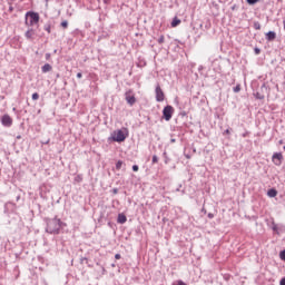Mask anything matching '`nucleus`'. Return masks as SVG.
<instances>
[{
    "label": "nucleus",
    "mask_w": 285,
    "mask_h": 285,
    "mask_svg": "<svg viewBox=\"0 0 285 285\" xmlns=\"http://www.w3.org/2000/svg\"><path fill=\"white\" fill-rule=\"evenodd\" d=\"M62 224L63 223H61V219L59 218L49 219L47 222L46 230L50 233V235H59V230H61Z\"/></svg>",
    "instance_id": "f257e3e1"
},
{
    "label": "nucleus",
    "mask_w": 285,
    "mask_h": 285,
    "mask_svg": "<svg viewBox=\"0 0 285 285\" xmlns=\"http://www.w3.org/2000/svg\"><path fill=\"white\" fill-rule=\"evenodd\" d=\"M128 137V129L127 128H122V129H117L111 134V137L109 139H111L112 141H126V138Z\"/></svg>",
    "instance_id": "f03ea898"
},
{
    "label": "nucleus",
    "mask_w": 285,
    "mask_h": 285,
    "mask_svg": "<svg viewBox=\"0 0 285 285\" xmlns=\"http://www.w3.org/2000/svg\"><path fill=\"white\" fill-rule=\"evenodd\" d=\"M24 23L28 28H32V26H37L39 23V13H35L32 11L27 12Z\"/></svg>",
    "instance_id": "7ed1b4c3"
},
{
    "label": "nucleus",
    "mask_w": 285,
    "mask_h": 285,
    "mask_svg": "<svg viewBox=\"0 0 285 285\" xmlns=\"http://www.w3.org/2000/svg\"><path fill=\"white\" fill-rule=\"evenodd\" d=\"M175 112V108L173 106L168 105L163 110V116L166 121H170L173 119V114Z\"/></svg>",
    "instance_id": "20e7f679"
},
{
    "label": "nucleus",
    "mask_w": 285,
    "mask_h": 285,
    "mask_svg": "<svg viewBox=\"0 0 285 285\" xmlns=\"http://www.w3.org/2000/svg\"><path fill=\"white\" fill-rule=\"evenodd\" d=\"M282 159H284V156L282 155V153H275L272 156V161L273 164H275V166H282Z\"/></svg>",
    "instance_id": "39448f33"
},
{
    "label": "nucleus",
    "mask_w": 285,
    "mask_h": 285,
    "mask_svg": "<svg viewBox=\"0 0 285 285\" xmlns=\"http://www.w3.org/2000/svg\"><path fill=\"white\" fill-rule=\"evenodd\" d=\"M2 126H6L7 128H10L12 126V118L8 115L2 116L1 118Z\"/></svg>",
    "instance_id": "423d86ee"
},
{
    "label": "nucleus",
    "mask_w": 285,
    "mask_h": 285,
    "mask_svg": "<svg viewBox=\"0 0 285 285\" xmlns=\"http://www.w3.org/2000/svg\"><path fill=\"white\" fill-rule=\"evenodd\" d=\"M164 98H165L164 90H161V87L157 86L156 87V101L161 102V101H164Z\"/></svg>",
    "instance_id": "0eeeda50"
},
{
    "label": "nucleus",
    "mask_w": 285,
    "mask_h": 285,
    "mask_svg": "<svg viewBox=\"0 0 285 285\" xmlns=\"http://www.w3.org/2000/svg\"><path fill=\"white\" fill-rule=\"evenodd\" d=\"M126 101L129 104V106H134L135 101L137 100L135 99V96L128 91L126 92Z\"/></svg>",
    "instance_id": "6e6552de"
},
{
    "label": "nucleus",
    "mask_w": 285,
    "mask_h": 285,
    "mask_svg": "<svg viewBox=\"0 0 285 285\" xmlns=\"http://www.w3.org/2000/svg\"><path fill=\"white\" fill-rule=\"evenodd\" d=\"M277 37V35L274 31H268L266 33L267 41H274V39Z\"/></svg>",
    "instance_id": "1a4fd4ad"
},
{
    "label": "nucleus",
    "mask_w": 285,
    "mask_h": 285,
    "mask_svg": "<svg viewBox=\"0 0 285 285\" xmlns=\"http://www.w3.org/2000/svg\"><path fill=\"white\" fill-rule=\"evenodd\" d=\"M26 39H35V31L33 29H29L26 33H24Z\"/></svg>",
    "instance_id": "9d476101"
},
{
    "label": "nucleus",
    "mask_w": 285,
    "mask_h": 285,
    "mask_svg": "<svg viewBox=\"0 0 285 285\" xmlns=\"http://www.w3.org/2000/svg\"><path fill=\"white\" fill-rule=\"evenodd\" d=\"M128 219L126 218V215L119 214L118 215V224H126Z\"/></svg>",
    "instance_id": "9b49d317"
},
{
    "label": "nucleus",
    "mask_w": 285,
    "mask_h": 285,
    "mask_svg": "<svg viewBox=\"0 0 285 285\" xmlns=\"http://www.w3.org/2000/svg\"><path fill=\"white\" fill-rule=\"evenodd\" d=\"M179 23H181V20H179V18H174L171 21V28H177Z\"/></svg>",
    "instance_id": "f8f14e48"
},
{
    "label": "nucleus",
    "mask_w": 285,
    "mask_h": 285,
    "mask_svg": "<svg viewBox=\"0 0 285 285\" xmlns=\"http://www.w3.org/2000/svg\"><path fill=\"white\" fill-rule=\"evenodd\" d=\"M41 70L42 72H50V70H52V66H50V63H46L42 66Z\"/></svg>",
    "instance_id": "ddd939ff"
},
{
    "label": "nucleus",
    "mask_w": 285,
    "mask_h": 285,
    "mask_svg": "<svg viewBox=\"0 0 285 285\" xmlns=\"http://www.w3.org/2000/svg\"><path fill=\"white\" fill-rule=\"evenodd\" d=\"M267 195H268V197H277V190H275V189H269V190L267 191Z\"/></svg>",
    "instance_id": "4468645a"
},
{
    "label": "nucleus",
    "mask_w": 285,
    "mask_h": 285,
    "mask_svg": "<svg viewBox=\"0 0 285 285\" xmlns=\"http://www.w3.org/2000/svg\"><path fill=\"white\" fill-rule=\"evenodd\" d=\"M272 228H273L274 233H277V235H279L282 233V228L277 225H273Z\"/></svg>",
    "instance_id": "2eb2a0df"
},
{
    "label": "nucleus",
    "mask_w": 285,
    "mask_h": 285,
    "mask_svg": "<svg viewBox=\"0 0 285 285\" xmlns=\"http://www.w3.org/2000/svg\"><path fill=\"white\" fill-rule=\"evenodd\" d=\"M124 166V161L119 160L117 164H116V168L117 170H121V167Z\"/></svg>",
    "instance_id": "dca6fc26"
},
{
    "label": "nucleus",
    "mask_w": 285,
    "mask_h": 285,
    "mask_svg": "<svg viewBox=\"0 0 285 285\" xmlns=\"http://www.w3.org/2000/svg\"><path fill=\"white\" fill-rule=\"evenodd\" d=\"M257 1H259V0H247V3L249 6H255V3H257Z\"/></svg>",
    "instance_id": "f3484780"
},
{
    "label": "nucleus",
    "mask_w": 285,
    "mask_h": 285,
    "mask_svg": "<svg viewBox=\"0 0 285 285\" xmlns=\"http://www.w3.org/2000/svg\"><path fill=\"white\" fill-rule=\"evenodd\" d=\"M279 257H281V259H283V262H285V250H282L279 253Z\"/></svg>",
    "instance_id": "a211bd4d"
},
{
    "label": "nucleus",
    "mask_w": 285,
    "mask_h": 285,
    "mask_svg": "<svg viewBox=\"0 0 285 285\" xmlns=\"http://www.w3.org/2000/svg\"><path fill=\"white\" fill-rule=\"evenodd\" d=\"M32 99L33 101H37V99H39V94L37 92L32 94Z\"/></svg>",
    "instance_id": "6ab92c4d"
},
{
    "label": "nucleus",
    "mask_w": 285,
    "mask_h": 285,
    "mask_svg": "<svg viewBox=\"0 0 285 285\" xmlns=\"http://www.w3.org/2000/svg\"><path fill=\"white\" fill-rule=\"evenodd\" d=\"M173 285H186V283L184 281H176Z\"/></svg>",
    "instance_id": "aec40b11"
},
{
    "label": "nucleus",
    "mask_w": 285,
    "mask_h": 285,
    "mask_svg": "<svg viewBox=\"0 0 285 285\" xmlns=\"http://www.w3.org/2000/svg\"><path fill=\"white\" fill-rule=\"evenodd\" d=\"M239 90H242V87L239 85H237L235 88H234V92H239Z\"/></svg>",
    "instance_id": "412c9836"
},
{
    "label": "nucleus",
    "mask_w": 285,
    "mask_h": 285,
    "mask_svg": "<svg viewBox=\"0 0 285 285\" xmlns=\"http://www.w3.org/2000/svg\"><path fill=\"white\" fill-rule=\"evenodd\" d=\"M159 161V158L157 156H153V164H157Z\"/></svg>",
    "instance_id": "4be33fe9"
},
{
    "label": "nucleus",
    "mask_w": 285,
    "mask_h": 285,
    "mask_svg": "<svg viewBox=\"0 0 285 285\" xmlns=\"http://www.w3.org/2000/svg\"><path fill=\"white\" fill-rule=\"evenodd\" d=\"M61 26H62L63 28H68V21H67V20L62 21V22H61Z\"/></svg>",
    "instance_id": "5701e85b"
},
{
    "label": "nucleus",
    "mask_w": 285,
    "mask_h": 285,
    "mask_svg": "<svg viewBox=\"0 0 285 285\" xmlns=\"http://www.w3.org/2000/svg\"><path fill=\"white\" fill-rule=\"evenodd\" d=\"M164 41H165L164 36H160L159 39H158V43H164Z\"/></svg>",
    "instance_id": "b1692460"
},
{
    "label": "nucleus",
    "mask_w": 285,
    "mask_h": 285,
    "mask_svg": "<svg viewBox=\"0 0 285 285\" xmlns=\"http://www.w3.org/2000/svg\"><path fill=\"white\" fill-rule=\"evenodd\" d=\"M132 170H134V173H137V170H139V166L134 165V166H132Z\"/></svg>",
    "instance_id": "393cba45"
},
{
    "label": "nucleus",
    "mask_w": 285,
    "mask_h": 285,
    "mask_svg": "<svg viewBox=\"0 0 285 285\" xmlns=\"http://www.w3.org/2000/svg\"><path fill=\"white\" fill-rule=\"evenodd\" d=\"M115 259H121V255L120 254H116L115 255Z\"/></svg>",
    "instance_id": "a878e982"
},
{
    "label": "nucleus",
    "mask_w": 285,
    "mask_h": 285,
    "mask_svg": "<svg viewBox=\"0 0 285 285\" xmlns=\"http://www.w3.org/2000/svg\"><path fill=\"white\" fill-rule=\"evenodd\" d=\"M279 285H285V277L281 279Z\"/></svg>",
    "instance_id": "bb28decb"
},
{
    "label": "nucleus",
    "mask_w": 285,
    "mask_h": 285,
    "mask_svg": "<svg viewBox=\"0 0 285 285\" xmlns=\"http://www.w3.org/2000/svg\"><path fill=\"white\" fill-rule=\"evenodd\" d=\"M81 77H82L81 72H78V73H77V78H78V79H81Z\"/></svg>",
    "instance_id": "cd10ccee"
},
{
    "label": "nucleus",
    "mask_w": 285,
    "mask_h": 285,
    "mask_svg": "<svg viewBox=\"0 0 285 285\" xmlns=\"http://www.w3.org/2000/svg\"><path fill=\"white\" fill-rule=\"evenodd\" d=\"M255 53L259 55V49L258 48L255 49Z\"/></svg>",
    "instance_id": "c85d7f7f"
},
{
    "label": "nucleus",
    "mask_w": 285,
    "mask_h": 285,
    "mask_svg": "<svg viewBox=\"0 0 285 285\" xmlns=\"http://www.w3.org/2000/svg\"><path fill=\"white\" fill-rule=\"evenodd\" d=\"M46 59H50V53H46Z\"/></svg>",
    "instance_id": "c756f323"
},
{
    "label": "nucleus",
    "mask_w": 285,
    "mask_h": 285,
    "mask_svg": "<svg viewBox=\"0 0 285 285\" xmlns=\"http://www.w3.org/2000/svg\"><path fill=\"white\" fill-rule=\"evenodd\" d=\"M175 141H176L175 138H171V139H170V142H171V144H175Z\"/></svg>",
    "instance_id": "7c9ffc66"
},
{
    "label": "nucleus",
    "mask_w": 285,
    "mask_h": 285,
    "mask_svg": "<svg viewBox=\"0 0 285 285\" xmlns=\"http://www.w3.org/2000/svg\"><path fill=\"white\" fill-rule=\"evenodd\" d=\"M208 217H209V219H213L214 216H213V214H208Z\"/></svg>",
    "instance_id": "2f4dec72"
},
{
    "label": "nucleus",
    "mask_w": 285,
    "mask_h": 285,
    "mask_svg": "<svg viewBox=\"0 0 285 285\" xmlns=\"http://www.w3.org/2000/svg\"><path fill=\"white\" fill-rule=\"evenodd\" d=\"M283 26H284V30H285V19H284V21H283Z\"/></svg>",
    "instance_id": "473e14b6"
},
{
    "label": "nucleus",
    "mask_w": 285,
    "mask_h": 285,
    "mask_svg": "<svg viewBox=\"0 0 285 285\" xmlns=\"http://www.w3.org/2000/svg\"><path fill=\"white\" fill-rule=\"evenodd\" d=\"M225 132L228 135L230 131L227 129Z\"/></svg>",
    "instance_id": "72a5a7b5"
},
{
    "label": "nucleus",
    "mask_w": 285,
    "mask_h": 285,
    "mask_svg": "<svg viewBox=\"0 0 285 285\" xmlns=\"http://www.w3.org/2000/svg\"><path fill=\"white\" fill-rule=\"evenodd\" d=\"M279 144H282V140L279 141Z\"/></svg>",
    "instance_id": "f704fd0d"
},
{
    "label": "nucleus",
    "mask_w": 285,
    "mask_h": 285,
    "mask_svg": "<svg viewBox=\"0 0 285 285\" xmlns=\"http://www.w3.org/2000/svg\"><path fill=\"white\" fill-rule=\"evenodd\" d=\"M284 150H285V146H284Z\"/></svg>",
    "instance_id": "c9c22d12"
}]
</instances>
